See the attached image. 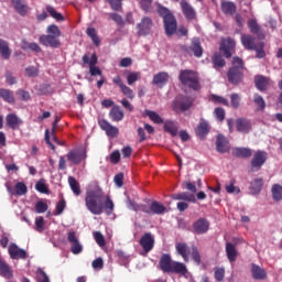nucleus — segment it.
I'll return each instance as SVG.
<instances>
[{
	"instance_id": "nucleus-62",
	"label": "nucleus",
	"mask_w": 282,
	"mask_h": 282,
	"mask_svg": "<svg viewBox=\"0 0 282 282\" xmlns=\"http://www.w3.org/2000/svg\"><path fill=\"white\" fill-rule=\"evenodd\" d=\"M73 254H80L83 252V245L79 241L73 242L70 247Z\"/></svg>"
},
{
	"instance_id": "nucleus-56",
	"label": "nucleus",
	"mask_w": 282,
	"mask_h": 282,
	"mask_svg": "<svg viewBox=\"0 0 282 282\" xmlns=\"http://www.w3.org/2000/svg\"><path fill=\"white\" fill-rule=\"evenodd\" d=\"M214 115L218 122H223V120L226 118V110H224V108H216L214 110Z\"/></svg>"
},
{
	"instance_id": "nucleus-13",
	"label": "nucleus",
	"mask_w": 282,
	"mask_h": 282,
	"mask_svg": "<svg viewBox=\"0 0 282 282\" xmlns=\"http://www.w3.org/2000/svg\"><path fill=\"white\" fill-rule=\"evenodd\" d=\"M265 160H268V153L263 151H258L251 161V166L253 169H261L263 164H265Z\"/></svg>"
},
{
	"instance_id": "nucleus-64",
	"label": "nucleus",
	"mask_w": 282,
	"mask_h": 282,
	"mask_svg": "<svg viewBox=\"0 0 282 282\" xmlns=\"http://www.w3.org/2000/svg\"><path fill=\"white\" fill-rule=\"evenodd\" d=\"M65 199H61L57 205H56V209H55V215H63V210H65Z\"/></svg>"
},
{
	"instance_id": "nucleus-5",
	"label": "nucleus",
	"mask_w": 282,
	"mask_h": 282,
	"mask_svg": "<svg viewBox=\"0 0 282 282\" xmlns=\"http://www.w3.org/2000/svg\"><path fill=\"white\" fill-rule=\"evenodd\" d=\"M83 63L84 65H89V74L91 76H102V70L96 66L98 64V56H96L95 53L90 56V58L89 55L85 54L83 56Z\"/></svg>"
},
{
	"instance_id": "nucleus-22",
	"label": "nucleus",
	"mask_w": 282,
	"mask_h": 282,
	"mask_svg": "<svg viewBox=\"0 0 282 282\" xmlns=\"http://www.w3.org/2000/svg\"><path fill=\"white\" fill-rule=\"evenodd\" d=\"M169 83V73L161 72L154 75L152 84L156 85L158 87H164Z\"/></svg>"
},
{
	"instance_id": "nucleus-14",
	"label": "nucleus",
	"mask_w": 282,
	"mask_h": 282,
	"mask_svg": "<svg viewBox=\"0 0 282 282\" xmlns=\"http://www.w3.org/2000/svg\"><path fill=\"white\" fill-rule=\"evenodd\" d=\"M227 78L229 83L237 85V83H241V79L243 78V73L239 70V68L231 67L227 74Z\"/></svg>"
},
{
	"instance_id": "nucleus-40",
	"label": "nucleus",
	"mask_w": 282,
	"mask_h": 282,
	"mask_svg": "<svg viewBox=\"0 0 282 282\" xmlns=\"http://www.w3.org/2000/svg\"><path fill=\"white\" fill-rule=\"evenodd\" d=\"M272 198L274 202H281L282 199V186L279 184H274L271 188Z\"/></svg>"
},
{
	"instance_id": "nucleus-18",
	"label": "nucleus",
	"mask_w": 282,
	"mask_h": 282,
	"mask_svg": "<svg viewBox=\"0 0 282 282\" xmlns=\"http://www.w3.org/2000/svg\"><path fill=\"white\" fill-rule=\"evenodd\" d=\"M240 41L245 50H257V46L259 45L254 41V37L249 34H242Z\"/></svg>"
},
{
	"instance_id": "nucleus-26",
	"label": "nucleus",
	"mask_w": 282,
	"mask_h": 282,
	"mask_svg": "<svg viewBox=\"0 0 282 282\" xmlns=\"http://www.w3.org/2000/svg\"><path fill=\"white\" fill-rule=\"evenodd\" d=\"M170 272H176V274H183V276H188V270H186V264L181 262H173Z\"/></svg>"
},
{
	"instance_id": "nucleus-12",
	"label": "nucleus",
	"mask_w": 282,
	"mask_h": 282,
	"mask_svg": "<svg viewBox=\"0 0 282 282\" xmlns=\"http://www.w3.org/2000/svg\"><path fill=\"white\" fill-rule=\"evenodd\" d=\"M209 228H210V223H208L206 218H199L193 225V230L194 232H196V235H204L208 232Z\"/></svg>"
},
{
	"instance_id": "nucleus-61",
	"label": "nucleus",
	"mask_w": 282,
	"mask_h": 282,
	"mask_svg": "<svg viewBox=\"0 0 282 282\" xmlns=\"http://www.w3.org/2000/svg\"><path fill=\"white\" fill-rule=\"evenodd\" d=\"M45 227V220L43 219L42 216L35 218V230L37 232H43V228Z\"/></svg>"
},
{
	"instance_id": "nucleus-32",
	"label": "nucleus",
	"mask_w": 282,
	"mask_h": 282,
	"mask_svg": "<svg viewBox=\"0 0 282 282\" xmlns=\"http://www.w3.org/2000/svg\"><path fill=\"white\" fill-rule=\"evenodd\" d=\"M263 188V178H256L251 182L250 191L252 195H259Z\"/></svg>"
},
{
	"instance_id": "nucleus-4",
	"label": "nucleus",
	"mask_w": 282,
	"mask_h": 282,
	"mask_svg": "<svg viewBox=\"0 0 282 282\" xmlns=\"http://www.w3.org/2000/svg\"><path fill=\"white\" fill-rule=\"evenodd\" d=\"M178 78L182 85H185V87H189L194 90L199 89V77L197 76V73H195V70H182Z\"/></svg>"
},
{
	"instance_id": "nucleus-15",
	"label": "nucleus",
	"mask_w": 282,
	"mask_h": 282,
	"mask_svg": "<svg viewBox=\"0 0 282 282\" xmlns=\"http://www.w3.org/2000/svg\"><path fill=\"white\" fill-rule=\"evenodd\" d=\"M99 127L102 131H106V134L109 135V138H116V135H118V128L111 126L107 120H100Z\"/></svg>"
},
{
	"instance_id": "nucleus-52",
	"label": "nucleus",
	"mask_w": 282,
	"mask_h": 282,
	"mask_svg": "<svg viewBox=\"0 0 282 282\" xmlns=\"http://www.w3.org/2000/svg\"><path fill=\"white\" fill-rule=\"evenodd\" d=\"M93 236L96 243H98L100 248H104V246H106L105 236H102L100 231H94Z\"/></svg>"
},
{
	"instance_id": "nucleus-28",
	"label": "nucleus",
	"mask_w": 282,
	"mask_h": 282,
	"mask_svg": "<svg viewBox=\"0 0 282 282\" xmlns=\"http://www.w3.org/2000/svg\"><path fill=\"white\" fill-rule=\"evenodd\" d=\"M14 10L21 14V17H25L28 14V6L23 3L21 0H11Z\"/></svg>"
},
{
	"instance_id": "nucleus-31",
	"label": "nucleus",
	"mask_w": 282,
	"mask_h": 282,
	"mask_svg": "<svg viewBox=\"0 0 282 282\" xmlns=\"http://www.w3.org/2000/svg\"><path fill=\"white\" fill-rule=\"evenodd\" d=\"M221 11L224 12V14L232 15L235 14V12H237V6L230 1H223Z\"/></svg>"
},
{
	"instance_id": "nucleus-53",
	"label": "nucleus",
	"mask_w": 282,
	"mask_h": 282,
	"mask_svg": "<svg viewBox=\"0 0 282 282\" xmlns=\"http://www.w3.org/2000/svg\"><path fill=\"white\" fill-rule=\"evenodd\" d=\"M46 11H47L48 14H51V17H53V19H55L56 21H63V14H61L59 12H57V10L54 9V7H46Z\"/></svg>"
},
{
	"instance_id": "nucleus-42",
	"label": "nucleus",
	"mask_w": 282,
	"mask_h": 282,
	"mask_svg": "<svg viewBox=\"0 0 282 282\" xmlns=\"http://www.w3.org/2000/svg\"><path fill=\"white\" fill-rule=\"evenodd\" d=\"M140 78H142V74L140 72H128L127 74L128 85H133V83H138Z\"/></svg>"
},
{
	"instance_id": "nucleus-6",
	"label": "nucleus",
	"mask_w": 282,
	"mask_h": 282,
	"mask_svg": "<svg viewBox=\"0 0 282 282\" xmlns=\"http://www.w3.org/2000/svg\"><path fill=\"white\" fill-rule=\"evenodd\" d=\"M139 243L143 249V252L145 254H149V252H151V250H153L155 246V238L153 237V235H151V232H147L140 238Z\"/></svg>"
},
{
	"instance_id": "nucleus-46",
	"label": "nucleus",
	"mask_w": 282,
	"mask_h": 282,
	"mask_svg": "<svg viewBox=\"0 0 282 282\" xmlns=\"http://www.w3.org/2000/svg\"><path fill=\"white\" fill-rule=\"evenodd\" d=\"M87 36H89L95 45H100V39L98 37V33H96V29L88 28L86 30Z\"/></svg>"
},
{
	"instance_id": "nucleus-44",
	"label": "nucleus",
	"mask_w": 282,
	"mask_h": 282,
	"mask_svg": "<svg viewBox=\"0 0 282 282\" xmlns=\"http://www.w3.org/2000/svg\"><path fill=\"white\" fill-rule=\"evenodd\" d=\"M145 116H148L150 120H152V122H154L155 124H162L164 122L162 120V117H160V115H158V112L155 111L145 110Z\"/></svg>"
},
{
	"instance_id": "nucleus-35",
	"label": "nucleus",
	"mask_w": 282,
	"mask_h": 282,
	"mask_svg": "<svg viewBox=\"0 0 282 282\" xmlns=\"http://www.w3.org/2000/svg\"><path fill=\"white\" fill-rule=\"evenodd\" d=\"M7 124L11 127V129H19L21 120L19 117H17V115L11 113L7 116Z\"/></svg>"
},
{
	"instance_id": "nucleus-51",
	"label": "nucleus",
	"mask_w": 282,
	"mask_h": 282,
	"mask_svg": "<svg viewBox=\"0 0 282 282\" xmlns=\"http://www.w3.org/2000/svg\"><path fill=\"white\" fill-rule=\"evenodd\" d=\"M120 89L123 96H127V98H130V100H133L135 98L133 89L129 88V86H127L126 84L121 85Z\"/></svg>"
},
{
	"instance_id": "nucleus-27",
	"label": "nucleus",
	"mask_w": 282,
	"mask_h": 282,
	"mask_svg": "<svg viewBox=\"0 0 282 282\" xmlns=\"http://www.w3.org/2000/svg\"><path fill=\"white\" fill-rule=\"evenodd\" d=\"M178 129H180V126L175 121H165L164 122V131H166V133H171V135L173 138H175V135H177Z\"/></svg>"
},
{
	"instance_id": "nucleus-10",
	"label": "nucleus",
	"mask_w": 282,
	"mask_h": 282,
	"mask_svg": "<svg viewBox=\"0 0 282 282\" xmlns=\"http://www.w3.org/2000/svg\"><path fill=\"white\" fill-rule=\"evenodd\" d=\"M151 28H153L151 18H143L141 23L138 24V34L140 36H147L148 34H151Z\"/></svg>"
},
{
	"instance_id": "nucleus-8",
	"label": "nucleus",
	"mask_w": 282,
	"mask_h": 282,
	"mask_svg": "<svg viewBox=\"0 0 282 282\" xmlns=\"http://www.w3.org/2000/svg\"><path fill=\"white\" fill-rule=\"evenodd\" d=\"M235 40L231 37L224 39L220 43V52H224L226 58L232 56V51L235 50Z\"/></svg>"
},
{
	"instance_id": "nucleus-49",
	"label": "nucleus",
	"mask_w": 282,
	"mask_h": 282,
	"mask_svg": "<svg viewBox=\"0 0 282 282\" xmlns=\"http://www.w3.org/2000/svg\"><path fill=\"white\" fill-rule=\"evenodd\" d=\"M35 189L39 193H43L44 195H47V193H50V189L47 188V184H45V180H40L36 184H35Z\"/></svg>"
},
{
	"instance_id": "nucleus-1",
	"label": "nucleus",
	"mask_w": 282,
	"mask_h": 282,
	"mask_svg": "<svg viewBox=\"0 0 282 282\" xmlns=\"http://www.w3.org/2000/svg\"><path fill=\"white\" fill-rule=\"evenodd\" d=\"M85 204L91 215H102L104 210L106 215H111L115 208L111 196L105 195V192L96 182L90 183L86 188Z\"/></svg>"
},
{
	"instance_id": "nucleus-30",
	"label": "nucleus",
	"mask_w": 282,
	"mask_h": 282,
	"mask_svg": "<svg viewBox=\"0 0 282 282\" xmlns=\"http://www.w3.org/2000/svg\"><path fill=\"white\" fill-rule=\"evenodd\" d=\"M109 116L113 122H120L124 118V112L118 106H115L111 108Z\"/></svg>"
},
{
	"instance_id": "nucleus-19",
	"label": "nucleus",
	"mask_w": 282,
	"mask_h": 282,
	"mask_svg": "<svg viewBox=\"0 0 282 282\" xmlns=\"http://www.w3.org/2000/svg\"><path fill=\"white\" fill-rule=\"evenodd\" d=\"M236 127L239 133H250V130L252 129V123H250V120L248 119H238L236 121Z\"/></svg>"
},
{
	"instance_id": "nucleus-47",
	"label": "nucleus",
	"mask_w": 282,
	"mask_h": 282,
	"mask_svg": "<svg viewBox=\"0 0 282 282\" xmlns=\"http://www.w3.org/2000/svg\"><path fill=\"white\" fill-rule=\"evenodd\" d=\"M253 102H254L258 111H263V109H265V100L260 95L256 94L253 96Z\"/></svg>"
},
{
	"instance_id": "nucleus-17",
	"label": "nucleus",
	"mask_w": 282,
	"mask_h": 282,
	"mask_svg": "<svg viewBox=\"0 0 282 282\" xmlns=\"http://www.w3.org/2000/svg\"><path fill=\"white\" fill-rule=\"evenodd\" d=\"M181 8L182 12L185 18L188 19V21H193L195 17H197V13L195 12V9L186 1H181Z\"/></svg>"
},
{
	"instance_id": "nucleus-39",
	"label": "nucleus",
	"mask_w": 282,
	"mask_h": 282,
	"mask_svg": "<svg viewBox=\"0 0 282 282\" xmlns=\"http://www.w3.org/2000/svg\"><path fill=\"white\" fill-rule=\"evenodd\" d=\"M68 184H69L70 191H73L74 195L78 197V195H80V184L78 183V181H76V178H74L73 176H69Z\"/></svg>"
},
{
	"instance_id": "nucleus-21",
	"label": "nucleus",
	"mask_w": 282,
	"mask_h": 282,
	"mask_svg": "<svg viewBox=\"0 0 282 282\" xmlns=\"http://www.w3.org/2000/svg\"><path fill=\"white\" fill-rule=\"evenodd\" d=\"M176 251L181 257H183L184 261H188V257H191L192 249L188 248L187 243L178 242L175 246Z\"/></svg>"
},
{
	"instance_id": "nucleus-41",
	"label": "nucleus",
	"mask_w": 282,
	"mask_h": 282,
	"mask_svg": "<svg viewBox=\"0 0 282 282\" xmlns=\"http://www.w3.org/2000/svg\"><path fill=\"white\" fill-rule=\"evenodd\" d=\"M234 155L238 158H250L252 155V150L248 148H236L234 149Z\"/></svg>"
},
{
	"instance_id": "nucleus-37",
	"label": "nucleus",
	"mask_w": 282,
	"mask_h": 282,
	"mask_svg": "<svg viewBox=\"0 0 282 282\" xmlns=\"http://www.w3.org/2000/svg\"><path fill=\"white\" fill-rule=\"evenodd\" d=\"M0 274L6 279H10L12 276V270L10 269V265H8V263H6V261L2 259H0Z\"/></svg>"
},
{
	"instance_id": "nucleus-36",
	"label": "nucleus",
	"mask_w": 282,
	"mask_h": 282,
	"mask_svg": "<svg viewBox=\"0 0 282 282\" xmlns=\"http://www.w3.org/2000/svg\"><path fill=\"white\" fill-rule=\"evenodd\" d=\"M172 198H174L176 200L193 202V203H195V195L188 194L186 192L180 193V194H173Z\"/></svg>"
},
{
	"instance_id": "nucleus-23",
	"label": "nucleus",
	"mask_w": 282,
	"mask_h": 282,
	"mask_svg": "<svg viewBox=\"0 0 282 282\" xmlns=\"http://www.w3.org/2000/svg\"><path fill=\"white\" fill-rule=\"evenodd\" d=\"M174 261L171 260V256L163 254L160 260V267L163 272H171Z\"/></svg>"
},
{
	"instance_id": "nucleus-2",
	"label": "nucleus",
	"mask_w": 282,
	"mask_h": 282,
	"mask_svg": "<svg viewBox=\"0 0 282 282\" xmlns=\"http://www.w3.org/2000/svg\"><path fill=\"white\" fill-rule=\"evenodd\" d=\"M156 12L163 18L165 34L167 36H173V34L177 32V20H175L173 13L162 4H156Z\"/></svg>"
},
{
	"instance_id": "nucleus-34",
	"label": "nucleus",
	"mask_w": 282,
	"mask_h": 282,
	"mask_svg": "<svg viewBox=\"0 0 282 282\" xmlns=\"http://www.w3.org/2000/svg\"><path fill=\"white\" fill-rule=\"evenodd\" d=\"M0 54L2 58L8 61L10 58V55L12 54V51H10V46L8 45V42L0 40Z\"/></svg>"
},
{
	"instance_id": "nucleus-29",
	"label": "nucleus",
	"mask_w": 282,
	"mask_h": 282,
	"mask_svg": "<svg viewBox=\"0 0 282 282\" xmlns=\"http://www.w3.org/2000/svg\"><path fill=\"white\" fill-rule=\"evenodd\" d=\"M226 254H227V259H228V261H230V263H235V261H237V249L235 248V245L227 242Z\"/></svg>"
},
{
	"instance_id": "nucleus-38",
	"label": "nucleus",
	"mask_w": 282,
	"mask_h": 282,
	"mask_svg": "<svg viewBox=\"0 0 282 282\" xmlns=\"http://www.w3.org/2000/svg\"><path fill=\"white\" fill-rule=\"evenodd\" d=\"M192 52H194V56H196L197 58L202 57V54H204V50L199 44V39H194L192 41Z\"/></svg>"
},
{
	"instance_id": "nucleus-33",
	"label": "nucleus",
	"mask_w": 282,
	"mask_h": 282,
	"mask_svg": "<svg viewBox=\"0 0 282 282\" xmlns=\"http://www.w3.org/2000/svg\"><path fill=\"white\" fill-rule=\"evenodd\" d=\"M0 98H2V100H4L6 102H9L10 105L14 102V94L6 88H0Z\"/></svg>"
},
{
	"instance_id": "nucleus-54",
	"label": "nucleus",
	"mask_w": 282,
	"mask_h": 282,
	"mask_svg": "<svg viewBox=\"0 0 282 282\" xmlns=\"http://www.w3.org/2000/svg\"><path fill=\"white\" fill-rule=\"evenodd\" d=\"M226 192L234 195H239L241 193V189L238 186H235V182H230V184L225 186Z\"/></svg>"
},
{
	"instance_id": "nucleus-43",
	"label": "nucleus",
	"mask_w": 282,
	"mask_h": 282,
	"mask_svg": "<svg viewBox=\"0 0 282 282\" xmlns=\"http://www.w3.org/2000/svg\"><path fill=\"white\" fill-rule=\"evenodd\" d=\"M268 84H269L268 78H265L263 76L256 77V87L260 91H263L268 87Z\"/></svg>"
},
{
	"instance_id": "nucleus-3",
	"label": "nucleus",
	"mask_w": 282,
	"mask_h": 282,
	"mask_svg": "<svg viewBox=\"0 0 282 282\" xmlns=\"http://www.w3.org/2000/svg\"><path fill=\"white\" fill-rule=\"evenodd\" d=\"M128 208H130V210H134L135 213L142 210V213H147L148 215H151V213L153 215H164V213H166V207L158 200L152 202L150 208L147 207V205H139L129 200Z\"/></svg>"
},
{
	"instance_id": "nucleus-48",
	"label": "nucleus",
	"mask_w": 282,
	"mask_h": 282,
	"mask_svg": "<svg viewBox=\"0 0 282 282\" xmlns=\"http://www.w3.org/2000/svg\"><path fill=\"white\" fill-rule=\"evenodd\" d=\"M47 35L48 36H55L58 39V36H61V30L58 29V26L56 24H51L47 26L46 29Z\"/></svg>"
},
{
	"instance_id": "nucleus-16",
	"label": "nucleus",
	"mask_w": 282,
	"mask_h": 282,
	"mask_svg": "<svg viewBox=\"0 0 282 282\" xmlns=\"http://www.w3.org/2000/svg\"><path fill=\"white\" fill-rule=\"evenodd\" d=\"M67 158L73 164H80V162L87 158V154H85V151L73 150L67 154Z\"/></svg>"
},
{
	"instance_id": "nucleus-20",
	"label": "nucleus",
	"mask_w": 282,
	"mask_h": 282,
	"mask_svg": "<svg viewBox=\"0 0 282 282\" xmlns=\"http://www.w3.org/2000/svg\"><path fill=\"white\" fill-rule=\"evenodd\" d=\"M251 274L257 281H263L268 276L265 269H261L258 264H251Z\"/></svg>"
},
{
	"instance_id": "nucleus-58",
	"label": "nucleus",
	"mask_w": 282,
	"mask_h": 282,
	"mask_svg": "<svg viewBox=\"0 0 282 282\" xmlns=\"http://www.w3.org/2000/svg\"><path fill=\"white\" fill-rule=\"evenodd\" d=\"M248 28L253 34H259V24L257 23V20L250 19L248 21Z\"/></svg>"
},
{
	"instance_id": "nucleus-7",
	"label": "nucleus",
	"mask_w": 282,
	"mask_h": 282,
	"mask_svg": "<svg viewBox=\"0 0 282 282\" xmlns=\"http://www.w3.org/2000/svg\"><path fill=\"white\" fill-rule=\"evenodd\" d=\"M191 105H193V99H191L189 97L178 96L174 100L173 110L186 111L187 109H191Z\"/></svg>"
},
{
	"instance_id": "nucleus-59",
	"label": "nucleus",
	"mask_w": 282,
	"mask_h": 282,
	"mask_svg": "<svg viewBox=\"0 0 282 282\" xmlns=\"http://www.w3.org/2000/svg\"><path fill=\"white\" fill-rule=\"evenodd\" d=\"M264 44L263 42L258 43L256 46L254 52H257V58H263L265 57V51H263Z\"/></svg>"
},
{
	"instance_id": "nucleus-50",
	"label": "nucleus",
	"mask_w": 282,
	"mask_h": 282,
	"mask_svg": "<svg viewBox=\"0 0 282 282\" xmlns=\"http://www.w3.org/2000/svg\"><path fill=\"white\" fill-rule=\"evenodd\" d=\"M213 64H214L215 69H217V67H224V65H226V62L224 61L221 55L216 53L213 56Z\"/></svg>"
},
{
	"instance_id": "nucleus-57",
	"label": "nucleus",
	"mask_w": 282,
	"mask_h": 282,
	"mask_svg": "<svg viewBox=\"0 0 282 282\" xmlns=\"http://www.w3.org/2000/svg\"><path fill=\"white\" fill-rule=\"evenodd\" d=\"M47 210V203L40 200L35 204V213L43 214Z\"/></svg>"
},
{
	"instance_id": "nucleus-9",
	"label": "nucleus",
	"mask_w": 282,
	"mask_h": 282,
	"mask_svg": "<svg viewBox=\"0 0 282 282\" xmlns=\"http://www.w3.org/2000/svg\"><path fill=\"white\" fill-rule=\"evenodd\" d=\"M8 252H9V257L11 259H26L28 258V252L21 248H19V246H17V243H11L8 248Z\"/></svg>"
},
{
	"instance_id": "nucleus-25",
	"label": "nucleus",
	"mask_w": 282,
	"mask_h": 282,
	"mask_svg": "<svg viewBox=\"0 0 282 282\" xmlns=\"http://www.w3.org/2000/svg\"><path fill=\"white\" fill-rule=\"evenodd\" d=\"M8 191L11 195L23 196L28 193V186L23 182H19L15 184V191L12 187H8Z\"/></svg>"
},
{
	"instance_id": "nucleus-60",
	"label": "nucleus",
	"mask_w": 282,
	"mask_h": 282,
	"mask_svg": "<svg viewBox=\"0 0 282 282\" xmlns=\"http://www.w3.org/2000/svg\"><path fill=\"white\" fill-rule=\"evenodd\" d=\"M189 256H192L193 260L195 261V263H197V265L202 263V257L199 256V251H197V247L192 248Z\"/></svg>"
},
{
	"instance_id": "nucleus-11",
	"label": "nucleus",
	"mask_w": 282,
	"mask_h": 282,
	"mask_svg": "<svg viewBox=\"0 0 282 282\" xmlns=\"http://www.w3.org/2000/svg\"><path fill=\"white\" fill-rule=\"evenodd\" d=\"M40 43L45 47H61V40L54 35H42L40 36Z\"/></svg>"
},
{
	"instance_id": "nucleus-55",
	"label": "nucleus",
	"mask_w": 282,
	"mask_h": 282,
	"mask_svg": "<svg viewBox=\"0 0 282 282\" xmlns=\"http://www.w3.org/2000/svg\"><path fill=\"white\" fill-rule=\"evenodd\" d=\"M209 100L216 105H225V107H228V100L224 97L212 95Z\"/></svg>"
},
{
	"instance_id": "nucleus-63",
	"label": "nucleus",
	"mask_w": 282,
	"mask_h": 282,
	"mask_svg": "<svg viewBox=\"0 0 282 282\" xmlns=\"http://www.w3.org/2000/svg\"><path fill=\"white\" fill-rule=\"evenodd\" d=\"M37 282H50V278L42 269H37Z\"/></svg>"
},
{
	"instance_id": "nucleus-24",
	"label": "nucleus",
	"mask_w": 282,
	"mask_h": 282,
	"mask_svg": "<svg viewBox=\"0 0 282 282\" xmlns=\"http://www.w3.org/2000/svg\"><path fill=\"white\" fill-rule=\"evenodd\" d=\"M216 149L219 153H226L229 149L226 137L219 134L216 140Z\"/></svg>"
},
{
	"instance_id": "nucleus-45",
	"label": "nucleus",
	"mask_w": 282,
	"mask_h": 282,
	"mask_svg": "<svg viewBox=\"0 0 282 282\" xmlns=\"http://www.w3.org/2000/svg\"><path fill=\"white\" fill-rule=\"evenodd\" d=\"M208 133V122L202 121L196 129V135L204 138Z\"/></svg>"
}]
</instances>
